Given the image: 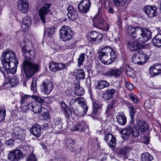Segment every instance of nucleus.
Instances as JSON below:
<instances>
[{
	"mask_svg": "<svg viewBox=\"0 0 161 161\" xmlns=\"http://www.w3.org/2000/svg\"><path fill=\"white\" fill-rule=\"evenodd\" d=\"M130 98L133 102L135 103H137L139 102V101L137 98L133 94H130L129 95Z\"/></svg>",
	"mask_w": 161,
	"mask_h": 161,
	"instance_id": "58",
	"label": "nucleus"
},
{
	"mask_svg": "<svg viewBox=\"0 0 161 161\" xmlns=\"http://www.w3.org/2000/svg\"><path fill=\"white\" fill-rule=\"evenodd\" d=\"M69 63H66L65 64L58 63L57 64V70H59L66 69L69 66Z\"/></svg>",
	"mask_w": 161,
	"mask_h": 161,
	"instance_id": "41",
	"label": "nucleus"
},
{
	"mask_svg": "<svg viewBox=\"0 0 161 161\" xmlns=\"http://www.w3.org/2000/svg\"><path fill=\"white\" fill-rule=\"evenodd\" d=\"M28 108L34 113L38 114L42 111V104L35 103L34 102L30 103L28 104Z\"/></svg>",
	"mask_w": 161,
	"mask_h": 161,
	"instance_id": "19",
	"label": "nucleus"
},
{
	"mask_svg": "<svg viewBox=\"0 0 161 161\" xmlns=\"http://www.w3.org/2000/svg\"><path fill=\"white\" fill-rule=\"evenodd\" d=\"M92 107L93 108V113L94 114H96L98 111L101 108L102 105L99 102L95 100H92Z\"/></svg>",
	"mask_w": 161,
	"mask_h": 161,
	"instance_id": "29",
	"label": "nucleus"
},
{
	"mask_svg": "<svg viewBox=\"0 0 161 161\" xmlns=\"http://www.w3.org/2000/svg\"><path fill=\"white\" fill-rule=\"evenodd\" d=\"M22 156V152L19 150L17 149L9 153L8 158L12 161H18L20 159Z\"/></svg>",
	"mask_w": 161,
	"mask_h": 161,
	"instance_id": "17",
	"label": "nucleus"
},
{
	"mask_svg": "<svg viewBox=\"0 0 161 161\" xmlns=\"http://www.w3.org/2000/svg\"><path fill=\"white\" fill-rule=\"evenodd\" d=\"M70 107L73 113L76 115L82 116L86 113L88 107L86 105L84 99L81 97L72 98L70 102Z\"/></svg>",
	"mask_w": 161,
	"mask_h": 161,
	"instance_id": "3",
	"label": "nucleus"
},
{
	"mask_svg": "<svg viewBox=\"0 0 161 161\" xmlns=\"http://www.w3.org/2000/svg\"><path fill=\"white\" fill-rule=\"evenodd\" d=\"M21 68L23 69L26 77L30 78L39 71L40 66L37 64L25 60L23 63Z\"/></svg>",
	"mask_w": 161,
	"mask_h": 161,
	"instance_id": "5",
	"label": "nucleus"
},
{
	"mask_svg": "<svg viewBox=\"0 0 161 161\" xmlns=\"http://www.w3.org/2000/svg\"><path fill=\"white\" fill-rule=\"evenodd\" d=\"M76 77L81 80H83L85 78V72L82 69H78L77 72Z\"/></svg>",
	"mask_w": 161,
	"mask_h": 161,
	"instance_id": "39",
	"label": "nucleus"
},
{
	"mask_svg": "<svg viewBox=\"0 0 161 161\" xmlns=\"http://www.w3.org/2000/svg\"><path fill=\"white\" fill-rule=\"evenodd\" d=\"M60 107L62 111L68 109V108H69L67 107L66 104L63 102L61 103Z\"/></svg>",
	"mask_w": 161,
	"mask_h": 161,
	"instance_id": "61",
	"label": "nucleus"
},
{
	"mask_svg": "<svg viewBox=\"0 0 161 161\" xmlns=\"http://www.w3.org/2000/svg\"><path fill=\"white\" fill-rule=\"evenodd\" d=\"M42 115L44 119H48L50 118L49 113L47 110V111L43 113Z\"/></svg>",
	"mask_w": 161,
	"mask_h": 161,
	"instance_id": "62",
	"label": "nucleus"
},
{
	"mask_svg": "<svg viewBox=\"0 0 161 161\" xmlns=\"http://www.w3.org/2000/svg\"><path fill=\"white\" fill-rule=\"evenodd\" d=\"M63 112L66 118H69L71 116L72 112L69 108L68 109L64 110Z\"/></svg>",
	"mask_w": 161,
	"mask_h": 161,
	"instance_id": "54",
	"label": "nucleus"
},
{
	"mask_svg": "<svg viewBox=\"0 0 161 161\" xmlns=\"http://www.w3.org/2000/svg\"><path fill=\"white\" fill-rule=\"evenodd\" d=\"M6 111L4 108H2L0 109V122H2L5 119L6 115Z\"/></svg>",
	"mask_w": 161,
	"mask_h": 161,
	"instance_id": "44",
	"label": "nucleus"
},
{
	"mask_svg": "<svg viewBox=\"0 0 161 161\" xmlns=\"http://www.w3.org/2000/svg\"><path fill=\"white\" fill-rule=\"evenodd\" d=\"M141 158L142 161H151L153 158L148 153L146 152L142 154Z\"/></svg>",
	"mask_w": 161,
	"mask_h": 161,
	"instance_id": "34",
	"label": "nucleus"
},
{
	"mask_svg": "<svg viewBox=\"0 0 161 161\" xmlns=\"http://www.w3.org/2000/svg\"><path fill=\"white\" fill-rule=\"evenodd\" d=\"M18 7L22 13H27L29 10L28 0H19L18 2Z\"/></svg>",
	"mask_w": 161,
	"mask_h": 161,
	"instance_id": "15",
	"label": "nucleus"
},
{
	"mask_svg": "<svg viewBox=\"0 0 161 161\" xmlns=\"http://www.w3.org/2000/svg\"><path fill=\"white\" fill-rule=\"evenodd\" d=\"M72 90L71 89H67L65 91V93L66 95L70 96L72 93Z\"/></svg>",
	"mask_w": 161,
	"mask_h": 161,
	"instance_id": "63",
	"label": "nucleus"
},
{
	"mask_svg": "<svg viewBox=\"0 0 161 161\" xmlns=\"http://www.w3.org/2000/svg\"><path fill=\"white\" fill-rule=\"evenodd\" d=\"M59 32L61 39L65 42L70 40L73 35L71 29L68 26H63Z\"/></svg>",
	"mask_w": 161,
	"mask_h": 161,
	"instance_id": "7",
	"label": "nucleus"
},
{
	"mask_svg": "<svg viewBox=\"0 0 161 161\" xmlns=\"http://www.w3.org/2000/svg\"><path fill=\"white\" fill-rule=\"evenodd\" d=\"M31 97L36 101V102H34L36 103V104L40 103L42 104V103H43L44 101L43 99L36 95H32Z\"/></svg>",
	"mask_w": 161,
	"mask_h": 161,
	"instance_id": "42",
	"label": "nucleus"
},
{
	"mask_svg": "<svg viewBox=\"0 0 161 161\" xmlns=\"http://www.w3.org/2000/svg\"><path fill=\"white\" fill-rule=\"evenodd\" d=\"M11 136L13 138L23 140L26 136V131L19 127H15L12 130Z\"/></svg>",
	"mask_w": 161,
	"mask_h": 161,
	"instance_id": "9",
	"label": "nucleus"
},
{
	"mask_svg": "<svg viewBox=\"0 0 161 161\" xmlns=\"http://www.w3.org/2000/svg\"><path fill=\"white\" fill-rule=\"evenodd\" d=\"M85 59V54L84 53H81L78 58V64L80 66L83 64V63Z\"/></svg>",
	"mask_w": 161,
	"mask_h": 161,
	"instance_id": "46",
	"label": "nucleus"
},
{
	"mask_svg": "<svg viewBox=\"0 0 161 161\" xmlns=\"http://www.w3.org/2000/svg\"><path fill=\"white\" fill-rule=\"evenodd\" d=\"M114 1L116 6H122L126 3L127 0H114Z\"/></svg>",
	"mask_w": 161,
	"mask_h": 161,
	"instance_id": "47",
	"label": "nucleus"
},
{
	"mask_svg": "<svg viewBox=\"0 0 161 161\" xmlns=\"http://www.w3.org/2000/svg\"><path fill=\"white\" fill-rule=\"evenodd\" d=\"M14 139H9L6 141L5 143L7 147H12L14 144Z\"/></svg>",
	"mask_w": 161,
	"mask_h": 161,
	"instance_id": "51",
	"label": "nucleus"
},
{
	"mask_svg": "<svg viewBox=\"0 0 161 161\" xmlns=\"http://www.w3.org/2000/svg\"><path fill=\"white\" fill-rule=\"evenodd\" d=\"M115 91L113 88L106 90L103 95L104 98L107 100L110 99L114 95Z\"/></svg>",
	"mask_w": 161,
	"mask_h": 161,
	"instance_id": "28",
	"label": "nucleus"
},
{
	"mask_svg": "<svg viewBox=\"0 0 161 161\" xmlns=\"http://www.w3.org/2000/svg\"><path fill=\"white\" fill-rule=\"evenodd\" d=\"M105 140L110 147H114L116 146V138L112 134H107L105 135L104 138Z\"/></svg>",
	"mask_w": 161,
	"mask_h": 161,
	"instance_id": "20",
	"label": "nucleus"
},
{
	"mask_svg": "<svg viewBox=\"0 0 161 161\" xmlns=\"http://www.w3.org/2000/svg\"><path fill=\"white\" fill-rule=\"evenodd\" d=\"M1 60L3 68L8 73L14 74L16 72L18 62L13 51L8 50L3 53Z\"/></svg>",
	"mask_w": 161,
	"mask_h": 161,
	"instance_id": "2",
	"label": "nucleus"
},
{
	"mask_svg": "<svg viewBox=\"0 0 161 161\" xmlns=\"http://www.w3.org/2000/svg\"><path fill=\"white\" fill-rule=\"evenodd\" d=\"M91 5L90 0H82L78 4V8L79 12L85 13L89 11Z\"/></svg>",
	"mask_w": 161,
	"mask_h": 161,
	"instance_id": "13",
	"label": "nucleus"
},
{
	"mask_svg": "<svg viewBox=\"0 0 161 161\" xmlns=\"http://www.w3.org/2000/svg\"><path fill=\"white\" fill-rule=\"evenodd\" d=\"M127 33L131 37L137 40L128 42V47L132 51L142 48L141 43L146 42L152 38V32L149 30L138 26H129Z\"/></svg>",
	"mask_w": 161,
	"mask_h": 161,
	"instance_id": "1",
	"label": "nucleus"
},
{
	"mask_svg": "<svg viewBox=\"0 0 161 161\" xmlns=\"http://www.w3.org/2000/svg\"><path fill=\"white\" fill-rule=\"evenodd\" d=\"M67 9L68 12L67 15L69 19L75 21L78 18V12L76 8L73 5H69Z\"/></svg>",
	"mask_w": 161,
	"mask_h": 161,
	"instance_id": "14",
	"label": "nucleus"
},
{
	"mask_svg": "<svg viewBox=\"0 0 161 161\" xmlns=\"http://www.w3.org/2000/svg\"><path fill=\"white\" fill-rule=\"evenodd\" d=\"M57 63L50 62L49 64V68L52 71H57Z\"/></svg>",
	"mask_w": 161,
	"mask_h": 161,
	"instance_id": "50",
	"label": "nucleus"
},
{
	"mask_svg": "<svg viewBox=\"0 0 161 161\" xmlns=\"http://www.w3.org/2000/svg\"><path fill=\"white\" fill-rule=\"evenodd\" d=\"M66 143L67 148L70 151H74L73 148H72V147L75 144L74 141L71 139H69L66 140Z\"/></svg>",
	"mask_w": 161,
	"mask_h": 161,
	"instance_id": "37",
	"label": "nucleus"
},
{
	"mask_svg": "<svg viewBox=\"0 0 161 161\" xmlns=\"http://www.w3.org/2000/svg\"><path fill=\"white\" fill-rule=\"evenodd\" d=\"M55 31V27H53L47 29V36L50 37H52Z\"/></svg>",
	"mask_w": 161,
	"mask_h": 161,
	"instance_id": "45",
	"label": "nucleus"
},
{
	"mask_svg": "<svg viewBox=\"0 0 161 161\" xmlns=\"http://www.w3.org/2000/svg\"><path fill=\"white\" fill-rule=\"evenodd\" d=\"M112 73V69H110L106 71L102 72V74L105 76L112 77H113Z\"/></svg>",
	"mask_w": 161,
	"mask_h": 161,
	"instance_id": "55",
	"label": "nucleus"
},
{
	"mask_svg": "<svg viewBox=\"0 0 161 161\" xmlns=\"http://www.w3.org/2000/svg\"><path fill=\"white\" fill-rule=\"evenodd\" d=\"M109 86V83L107 81L102 80L98 82L96 87L99 90H101L108 86Z\"/></svg>",
	"mask_w": 161,
	"mask_h": 161,
	"instance_id": "33",
	"label": "nucleus"
},
{
	"mask_svg": "<svg viewBox=\"0 0 161 161\" xmlns=\"http://www.w3.org/2000/svg\"><path fill=\"white\" fill-rule=\"evenodd\" d=\"M129 111L130 115V118L134 117L135 116V112L134 110V108L133 107L130 106L128 108Z\"/></svg>",
	"mask_w": 161,
	"mask_h": 161,
	"instance_id": "60",
	"label": "nucleus"
},
{
	"mask_svg": "<svg viewBox=\"0 0 161 161\" xmlns=\"http://www.w3.org/2000/svg\"><path fill=\"white\" fill-rule=\"evenodd\" d=\"M41 86L42 93L48 95L52 92L53 88V85L50 80L45 79L42 82Z\"/></svg>",
	"mask_w": 161,
	"mask_h": 161,
	"instance_id": "8",
	"label": "nucleus"
},
{
	"mask_svg": "<svg viewBox=\"0 0 161 161\" xmlns=\"http://www.w3.org/2000/svg\"><path fill=\"white\" fill-rule=\"evenodd\" d=\"M31 96L28 95H25L23 97H22L21 98V103L26 106L27 104L28 101L30 98L31 97Z\"/></svg>",
	"mask_w": 161,
	"mask_h": 161,
	"instance_id": "40",
	"label": "nucleus"
},
{
	"mask_svg": "<svg viewBox=\"0 0 161 161\" xmlns=\"http://www.w3.org/2000/svg\"><path fill=\"white\" fill-rule=\"evenodd\" d=\"M87 128V125L86 123L84 121L82 120L75 124L72 130L74 131H79L82 132L84 131Z\"/></svg>",
	"mask_w": 161,
	"mask_h": 161,
	"instance_id": "21",
	"label": "nucleus"
},
{
	"mask_svg": "<svg viewBox=\"0 0 161 161\" xmlns=\"http://www.w3.org/2000/svg\"><path fill=\"white\" fill-rule=\"evenodd\" d=\"M123 70H125L126 72L127 75L131 77L134 76V71L128 65H126L123 67Z\"/></svg>",
	"mask_w": 161,
	"mask_h": 161,
	"instance_id": "31",
	"label": "nucleus"
},
{
	"mask_svg": "<svg viewBox=\"0 0 161 161\" xmlns=\"http://www.w3.org/2000/svg\"><path fill=\"white\" fill-rule=\"evenodd\" d=\"M31 134L35 136L39 137L41 134V128L39 125L35 124L30 129Z\"/></svg>",
	"mask_w": 161,
	"mask_h": 161,
	"instance_id": "22",
	"label": "nucleus"
},
{
	"mask_svg": "<svg viewBox=\"0 0 161 161\" xmlns=\"http://www.w3.org/2000/svg\"><path fill=\"white\" fill-rule=\"evenodd\" d=\"M87 37L89 41L93 42L99 43L102 41L103 35L99 32L92 31L88 33Z\"/></svg>",
	"mask_w": 161,
	"mask_h": 161,
	"instance_id": "12",
	"label": "nucleus"
},
{
	"mask_svg": "<svg viewBox=\"0 0 161 161\" xmlns=\"http://www.w3.org/2000/svg\"><path fill=\"white\" fill-rule=\"evenodd\" d=\"M125 85L127 88L130 91L132 90L134 88L133 85L128 82H126Z\"/></svg>",
	"mask_w": 161,
	"mask_h": 161,
	"instance_id": "59",
	"label": "nucleus"
},
{
	"mask_svg": "<svg viewBox=\"0 0 161 161\" xmlns=\"http://www.w3.org/2000/svg\"><path fill=\"white\" fill-rule=\"evenodd\" d=\"M153 45L156 47L161 46V34L159 33L153 39Z\"/></svg>",
	"mask_w": 161,
	"mask_h": 161,
	"instance_id": "30",
	"label": "nucleus"
},
{
	"mask_svg": "<svg viewBox=\"0 0 161 161\" xmlns=\"http://www.w3.org/2000/svg\"><path fill=\"white\" fill-rule=\"evenodd\" d=\"M26 161H37V160L35 154L32 153L27 156Z\"/></svg>",
	"mask_w": 161,
	"mask_h": 161,
	"instance_id": "49",
	"label": "nucleus"
},
{
	"mask_svg": "<svg viewBox=\"0 0 161 161\" xmlns=\"http://www.w3.org/2000/svg\"><path fill=\"white\" fill-rule=\"evenodd\" d=\"M93 25L98 29L107 31L109 29V25L105 21L100 14H97L92 19Z\"/></svg>",
	"mask_w": 161,
	"mask_h": 161,
	"instance_id": "6",
	"label": "nucleus"
},
{
	"mask_svg": "<svg viewBox=\"0 0 161 161\" xmlns=\"http://www.w3.org/2000/svg\"><path fill=\"white\" fill-rule=\"evenodd\" d=\"M139 56L137 52L135 53L132 56V61L135 64L141 65V61L139 59Z\"/></svg>",
	"mask_w": 161,
	"mask_h": 161,
	"instance_id": "38",
	"label": "nucleus"
},
{
	"mask_svg": "<svg viewBox=\"0 0 161 161\" xmlns=\"http://www.w3.org/2000/svg\"><path fill=\"white\" fill-rule=\"evenodd\" d=\"M31 90L32 91L33 93H36V92L37 87L36 84V81L34 82L33 80L32 81L31 84Z\"/></svg>",
	"mask_w": 161,
	"mask_h": 161,
	"instance_id": "53",
	"label": "nucleus"
},
{
	"mask_svg": "<svg viewBox=\"0 0 161 161\" xmlns=\"http://www.w3.org/2000/svg\"><path fill=\"white\" fill-rule=\"evenodd\" d=\"M19 78L17 76L11 77L9 81V84L12 87L16 86L19 83Z\"/></svg>",
	"mask_w": 161,
	"mask_h": 161,
	"instance_id": "35",
	"label": "nucleus"
},
{
	"mask_svg": "<svg viewBox=\"0 0 161 161\" xmlns=\"http://www.w3.org/2000/svg\"><path fill=\"white\" fill-rule=\"evenodd\" d=\"M123 69H112V76L115 77H119L121 75Z\"/></svg>",
	"mask_w": 161,
	"mask_h": 161,
	"instance_id": "36",
	"label": "nucleus"
},
{
	"mask_svg": "<svg viewBox=\"0 0 161 161\" xmlns=\"http://www.w3.org/2000/svg\"><path fill=\"white\" fill-rule=\"evenodd\" d=\"M51 5L50 3H46L39 10V15L42 23L44 24L46 22V15L50 11V8Z\"/></svg>",
	"mask_w": 161,
	"mask_h": 161,
	"instance_id": "11",
	"label": "nucleus"
},
{
	"mask_svg": "<svg viewBox=\"0 0 161 161\" xmlns=\"http://www.w3.org/2000/svg\"><path fill=\"white\" fill-rule=\"evenodd\" d=\"M137 125L139 130L142 132L146 131L148 128V126L145 121L138 120Z\"/></svg>",
	"mask_w": 161,
	"mask_h": 161,
	"instance_id": "27",
	"label": "nucleus"
},
{
	"mask_svg": "<svg viewBox=\"0 0 161 161\" xmlns=\"http://www.w3.org/2000/svg\"><path fill=\"white\" fill-rule=\"evenodd\" d=\"M72 148H73L74 151H71L73 153H75L76 154H78L82 150V147L81 146H74L72 147Z\"/></svg>",
	"mask_w": 161,
	"mask_h": 161,
	"instance_id": "48",
	"label": "nucleus"
},
{
	"mask_svg": "<svg viewBox=\"0 0 161 161\" xmlns=\"http://www.w3.org/2000/svg\"><path fill=\"white\" fill-rule=\"evenodd\" d=\"M22 50L24 56L26 59L32 60L34 58L35 52L30 43L24 45Z\"/></svg>",
	"mask_w": 161,
	"mask_h": 161,
	"instance_id": "10",
	"label": "nucleus"
},
{
	"mask_svg": "<svg viewBox=\"0 0 161 161\" xmlns=\"http://www.w3.org/2000/svg\"><path fill=\"white\" fill-rule=\"evenodd\" d=\"M116 55L114 51L110 47L106 46L102 48L98 53L99 60L105 64L109 65L113 63Z\"/></svg>",
	"mask_w": 161,
	"mask_h": 161,
	"instance_id": "4",
	"label": "nucleus"
},
{
	"mask_svg": "<svg viewBox=\"0 0 161 161\" xmlns=\"http://www.w3.org/2000/svg\"><path fill=\"white\" fill-rule=\"evenodd\" d=\"M129 149L128 147H124L121 148L119 152L121 154L125 155L126 153L129 151Z\"/></svg>",
	"mask_w": 161,
	"mask_h": 161,
	"instance_id": "57",
	"label": "nucleus"
},
{
	"mask_svg": "<svg viewBox=\"0 0 161 161\" xmlns=\"http://www.w3.org/2000/svg\"><path fill=\"white\" fill-rule=\"evenodd\" d=\"M114 103V101H112L108 105L107 108V110H108L112 108L113 107Z\"/></svg>",
	"mask_w": 161,
	"mask_h": 161,
	"instance_id": "64",
	"label": "nucleus"
},
{
	"mask_svg": "<svg viewBox=\"0 0 161 161\" xmlns=\"http://www.w3.org/2000/svg\"><path fill=\"white\" fill-rule=\"evenodd\" d=\"M54 123L56 125H61L62 124V122L61 118L59 117H55L54 119Z\"/></svg>",
	"mask_w": 161,
	"mask_h": 161,
	"instance_id": "56",
	"label": "nucleus"
},
{
	"mask_svg": "<svg viewBox=\"0 0 161 161\" xmlns=\"http://www.w3.org/2000/svg\"><path fill=\"white\" fill-rule=\"evenodd\" d=\"M139 55V59L141 61V65L146 63L148 59L147 55L144 52L139 51L137 52Z\"/></svg>",
	"mask_w": 161,
	"mask_h": 161,
	"instance_id": "26",
	"label": "nucleus"
},
{
	"mask_svg": "<svg viewBox=\"0 0 161 161\" xmlns=\"http://www.w3.org/2000/svg\"><path fill=\"white\" fill-rule=\"evenodd\" d=\"M116 118L118 123L121 125H124L126 122V118L124 114L119 113L116 116Z\"/></svg>",
	"mask_w": 161,
	"mask_h": 161,
	"instance_id": "25",
	"label": "nucleus"
},
{
	"mask_svg": "<svg viewBox=\"0 0 161 161\" xmlns=\"http://www.w3.org/2000/svg\"><path fill=\"white\" fill-rule=\"evenodd\" d=\"M74 92L75 94L78 96L83 95L85 92L83 88L81 86H80L79 84L76 86L75 88Z\"/></svg>",
	"mask_w": 161,
	"mask_h": 161,
	"instance_id": "32",
	"label": "nucleus"
},
{
	"mask_svg": "<svg viewBox=\"0 0 161 161\" xmlns=\"http://www.w3.org/2000/svg\"><path fill=\"white\" fill-rule=\"evenodd\" d=\"M139 132L138 130L135 128L134 129H132V131L131 134V136L133 137L136 138L139 136Z\"/></svg>",
	"mask_w": 161,
	"mask_h": 161,
	"instance_id": "52",
	"label": "nucleus"
},
{
	"mask_svg": "<svg viewBox=\"0 0 161 161\" xmlns=\"http://www.w3.org/2000/svg\"><path fill=\"white\" fill-rule=\"evenodd\" d=\"M113 86L114 88H113L115 91V92H118L119 90L121 88L120 83L119 81H117L113 84Z\"/></svg>",
	"mask_w": 161,
	"mask_h": 161,
	"instance_id": "43",
	"label": "nucleus"
},
{
	"mask_svg": "<svg viewBox=\"0 0 161 161\" xmlns=\"http://www.w3.org/2000/svg\"><path fill=\"white\" fill-rule=\"evenodd\" d=\"M149 72L152 76L161 73V64H155L151 66L149 68Z\"/></svg>",
	"mask_w": 161,
	"mask_h": 161,
	"instance_id": "18",
	"label": "nucleus"
},
{
	"mask_svg": "<svg viewBox=\"0 0 161 161\" xmlns=\"http://www.w3.org/2000/svg\"><path fill=\"white\" fill-rule=\"evenodd\" d=\"M21 27L24 31L27 30L31 24V20L30 17H25L22 20Z\"/></svg>",
	"mask_w": 161,
	"mask_h": 161,
	"instance_id": "23",
	"label": "nucleus"
},
{
	"mask_svg": "<svg viewBox=\"0 0 161 161\" xmlns=\"http://www.w3.org/2000/svg\"><path fill=\"white\" fill-rule=\"evenodd\" d=\"M132 131V128L131 125H129L121 131L120 133L122 134V136L123 138L125 140L128 139L131 135Z\"/></svg>",
	"mask_w": 161,
	"mask_h": 161,
	"instance_id": "24",
	"label": "nucleus"
},
{
	"mask_svg": "<svg viewBox=\"0 0 161 161\" xmlns=\"http://www.w3.org/2000/svg\"><path fill=\"white\" fill-rule=\"evenodd\" d=\"M143 10L147 15L150 18L155 17L157 15V8L155 6H148L145 7Z\"/></svg>",
	"mask_w": 161,
	"mask_h": 161,
	"instance_id": "16",
	"label": "nucleus"
}]
</instances>
